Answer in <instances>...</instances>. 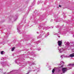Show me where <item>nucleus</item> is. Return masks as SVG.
Here are the masks:
<instances>
[{"label":"nucleus","instance_id":"f257e3e1","mask_svg":"<svg viewBox=\"0 0 74 74\" xmlns=\"http://www.w3.org/2000/svg\"><path fill=\"white\" fill-rule=\"evenodd\" d=\"M62 70L63 72V73H65V72L67 70V69L66 68H63L62 69Z\"/></svg>","mask_w":74,"mask_h":74},{"label":"nucleus","instance_id":"f03ea898","mask_svg":"<svg viewBox=\"0 0 74 74\" xmlns=\"http://www.w3.org/2000/svg\"><path fill=\"white\" fill-rule=\"evenodd\" d=\"M62 44V41H58V46H60Z\"/></svg>","mask_w":74,"mask_h":74},{"label":"nucleus","instance_id":"7ed1b4c3","mask_svg":"<svg viewBox=\"0 0 74 74\" xmlns=\"http://www.w3.org/2000/svg\"><path fill=\"white\" fill-rule=\"evenodd\" d=\"M69 56H70V57H71V58H73V57H74V53L71 54Z\"/></svg>","mask_w":74,"mask_h":74},{"label":"nucleus","instance_id":"20e7f679","mask_svg":"<svg viewBox=\"0 0 74 74\" xmlns=\"http://www.w3.org/2000/svg\"><path fill=\"white\" fill-rule=\"evenodd\" d=\"M15 49V47H13L12 49H11V51H14V50Z\"/></svg>","mask_w":74,"mask_h":74},{"label":"nucleus","instance_id":"39448f33","mask_svg":"<svg viewBox=\"0 0 74 74\" xmlns=\"http://www.w3.org/2000/svg\"><path fill=\"white\" fill-rule=\"evenodd\" d=\"M55 71V70L54 69H53L52 71V72L53 73H54Z\"/></svg>","mask_w":74,"mask_h":74},{"label":"nucleus","instance_id":"423d86ee","mask_svg":"<svg viewBox=\"0 0 74 74\" xmlns=\"http://www.w3.org/2000/svg\"><path fill=\"white\" fill-rule=\"evenodd\" d=\"M3 52H4V51H1V55H3Z\"/></svg>","mask_w":74,"mask_h":74},{"label":"nucleus","instance_id":"0eeeda50","mask_svg":"<svg viewBox=\"0 0 74 74\" xmlns=\"http://www.w3.org/2000/svg\"><path fill=\"white\" fill-rule=\"evenodd\" d=\"M74 64H72V66H74Z\"/></svg>","mask_w":74,"mask_h":74},{"label":"nucleus","instance_id":"6e6552de","mask_svg":"<svg viewBox=\"0 0 74 74\" xmlns=\"http://www.w3.org/2000/svg\"><path fill=\"white\" fill-rule=\"evenodd\" d=\"M59 7H62L60 5H59Z\"/></svg>","mask_w":74,"mask_h":74}]
</instances>
